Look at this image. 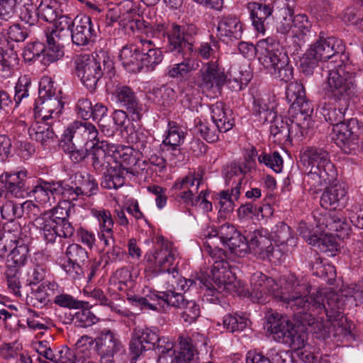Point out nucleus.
Returning a JSON list of instances; mask_svg holds the SVG:
<instances>
[{"instance_id": "obj_50", "label": "nucleus", "mask_w": 363, "mask_h": 363, "mask_svg": "<svg viewBox=\"0 0 363 363\" xmlns=\"http://www.w3.org/2000/svg\"><path fill=\"white\" fill-rule=\"evenodd\" d=\"M55 4L50 0H43L36 9L38 16L47 22L55 21L58 16Z\"/></svg>"}, {"instance_id": "obj_49", "label": "nucleus", "mask_w": 363, "mask_h": 363, "mask_svg": "<svg viewBox=\"0 0 363 363\" xmlns=\"http://www.w3.org/2000/svg\"><path fill=\"white\" fill-rule=\"evenodd\" d=\"M225 245L229 247L231 252L240 257L246 255L250 249L247 238L242 236L239 231L231 238Z\"/></svg>"}, {"instance_id": "obj_22", "label": "nucleus", "mask_w": 363, "mask_h": 363, "mask_svg": "<svg viewBox=\"0 0 363 363\" xmlns=\"http://www.w3.org/2000/svg\"><path fill=\"white\" fill-rule=\"evenodd\" d=\"M60 190V186L56 182H48L40 179L31 191L26 192L29 199L19 204H26L28 202L55 203L57 201V196Z\"/></svg>"}, {"instance_id": "obj_15", "label": "nucleus", "mask_w": 363, "mask_h": 363, "mask_svg": "<svg viewBox=\"0 0 363 363\" xmlns=\"http://www.w3.org/2000/svg\"><path fill=\"white\" fill-rule=\"evenodd\" d=\"M260 61L270 74L280 81L288 82L293 78V68L287 55L277 47L267 48V54L260 57Z\"/></svg>"}, {"instance_id": "obj_35", "label": "nucleus", "mask_w": 363, "mask_h": 363, "mask_svg": "<svg viewBox=\"0 0 363 363\" xmlns=\"http://www.w3.org/2000/svg\"><path fill=\"white\" fill-rule=\"evenodd\" d=\"M122 65L129 72L137 73L141 71V57L135 45H127L122 48L119 54Z\"/></svg>"}, {"instance_id": "obj_48", "label": "nucleus", "mask_w": 363, "mask_h": 363, "mask_svg": "<svg viewBox=\"0 0 363 363\" xmlns=\"http://www.w3.org/2000/svg\"><path fill=\"white\" fill-rule=\"evenodd\" d=\"M91 116L94 121L98 122L99 127L102 132L106 135H113L114 129L106 124L107 108L102 104H96L92 107Z\"/></svg>"}, {"instance_id": "obj_19", "label": "nucleus", "mask_w": 363, "mask_h": 363, "mask_svg": "<svg viewBox=\"0 0 363 363\" xmlns=\"http://www.w3.org/2000/svg\"><path fill=\"white\" fill-rule=\"evenodd\" d=\"M95 341L101 363H114V356L124 350L118 335L108 328L103 329Z\"/></svg>"}, {"instance_id": "obj_61", "label": "nucleus", "mask_w": 363, "mask_h": 363, "mask_svg": "<svg viewBox=\"0 0 363 363\" xmlns=\"http://www.w3.org/2000/svg\"><path fill=\"white\" fill-rule=\"evenodd\" d=\"M184 139V133L176 125L169 126L165 139L163 140L164 145H169L171 147L179 146Z\"/></svg>"}, {"instance_id": "obj_9", "label": "nucleus", "mask_w": 363, "mask_h": 363, "mask_svg": "<svg viewBox=\"0 0 363 363\" xmlns=\"http://www.w3.org/2000/svg\"><path fill=\"white\" fill-rule=\"evenodd\" d=\"M75 72L82 83L90 91H94L104 72L111 71L113 63L108 55L102 50L91 57L86 55H77L74 60Z\"/></svg>"}, {"instance_id": "obj_43", "label": "nucleus", "mask_w": 363, "mask_h": 363, "mask_svg": "<svg viewBox=\"0 0 363 363\" xmlns=\"http://www.w3.org/2000/svg\"><path fill=\"white\" fill-rule=\"evenodd\" d=\"M336 103L337 104L334 107L324 108L322 112L325 121L333 127L344 122L345 111L349 106V103H346L345 106L342 101Z\"/></svg>"}, {"instance_id": "obj_51", "label": "nucleus", "mask_w": 363, "mask_h": 363, "mask_svg": "<svg viewBox=\"0 0 363 363\" xmlns=\"http://www.w3.org/2000/svg\"><path fill=\"white\" fill-rule=\"evenodd\" d=\"M25 313L28 316L27 324L30 328L34 330L48 329L50 321L48 318L40 315L30 308H26Z\"/></svg>"}, {"instance_id": "obj_24", "label": "nucleus", "mask_w": 363, "mask_h": 363, "mask_svg": "<svg viewBox=\"0 0 363 363\" xmlns=\"http://www.w3.org/2000/svg\"><path fill=\"white\" fill-rule=\"evenodd\" d=\"M201 183V178L196 177L189 173L182 178L175 181L170 191L172 196L178 203H189L194 201L193 191H197Z\"/></svg>"}, {"instance_id": "obj_32", "label": "nucleus", "mask_w": 363, "mask_h": 363, "mask_svg": "<svg viewBox=\"0 0 363 363\" xmlns=\"http://www.w3.org/2000/svg\"><path fill=\"white\" fill-rule=\"evenodd\" d=\"M249 251H252L259 258L267 255L266 250L271 247L272 240L267 229H259L249 233L247 235Z\"/></svg>"}, {"instance_id": "obj_37", "label": "nucleus", "mask_w": 363, "mask_h": 363, "mask_svg": "<svg viewBox=\"0 0 363 363\" xmlns=\"http://www.w3.org/2000/svg\"><path fill=\"white\" fill-rule=\"evenodd\" d=\"M110 285L114 291L125 294L127 299L128 296H133L130 293V289L133 285L132 274L127 268L117 269L110 279Z\"/></svg>"}, {"instance_id": "obj_2", "label": "nucleus", "mask_w": 363, "mask_h": 363, "mask_svg": "<svg viewBox=\"0 0 363 363\" xmlns=\"http://www.w3.org/2000/svg\"><path fill=\"white\" fill-rule=\"evenodd\" d=\"M178 256L177 250L168 241H162L159 249L148 251L144 257L145 265V272L147 276L157 277V282L165 289L164 291H149L144 297L130 296L128 301L135 306H139L142 310L147 309L161 312L164 310L167 303L165 297L170 294H180L175 291V282L178 278L179 272L175 267L170 268Z\"/></svg>"}, {"instance_id": "obj_10", "label": "nucleus", "mask_w": 363, "mask_h": 363, "mask_svg": "<svg viewBox=\"0 0 363 363\" xmlns=\"http://www.w3.org/2000/svg\"><path fill=\"white\" fill-rule=\"evenodd\" d=\"M266 328L275 341L288 345L294 350L301 349L306 345V334L298 333L293 323L281 314L272 313L269 315Z\"/></svg>"}, {"instance_id": "obj_3", "label": "nucleus", "mask_w": 363, "mask_h": 363, "mask_svg": "<svg viewBox=\"0 0 363 363\" xmlns=\"http://www.w3.org/2000/svg\"><path fill=\"white\" fill-rule=\"evenodd\" d=\"M311 285L303 280H298L294 274L281 277L279 283L260 272L254 273L250 278V291H247L252 301L264 303L269 297L286 302L294 311L296 319L301 322V316L306 313L308 306L307 294H310Z\"/></svg>"}, {"instance_id": "obj_54", "label": "nucleus", "mask_w": 363, "mask_h": 363, "mask_svg": "<svg viewBox=\"0 0 363 363\" xmlns=\"http://www.w3.org/2000/svg\"><path fill=\"white\" fill-rule=\"evenodd\" d=\"M152 101L159 106H168L173 100V89L166 86L153 89L152 92Z\"/></svg>"}, {"instance_id": "obj_4", "label": "nucleus", "mask_w": 363, "mask_h": 363, "mask_svg": "<svg viewBox=\"0 0 363 363\" xmlns=\"http://www.w3.org/2000/svg\"><path fill=\"white\" fill-rule=\"evenodd\" d=\"M203 247L213 261L211 272L213 284L211 286L208 284V280L204 277L186 279L179 274L175 282V291L177 290L186 291L191 286L195 285L199 287H205L209 291H216L218 293H235L240 296H245L247 292L244 291L240 282L230 270L229 264L225 259V255L223 250L218 247L213 248L208 242Z\"/></svg>"}, {"instance_id": "obj_13", "label": "nucleus", "mask_w": 363, "mask_h": 363, "mask_svg": "<svg viewBox=\"0 0 363 363\" xmlns=\"http://www.w3.org/2000/svg\"><path fill=\"white\" fill-rule=\"evenodd\" d=\"M344 64L334 65L329 71L328 77L324 87L325 94L335 101H342L345 106L349 103L350 96L353 93L354 84L351 79L342 75Z\"/></svg>"}, {"instance_id": "obj_60", "label": "nucleus", "mask_w": 363, "mask_h": 363, "mask_svg": "<svg viewBox=\"0 0 363 363\" xmlns=\"http://www.w3.org/2000/svg\"><path fill=\"white\" fill-rule=\"evenodd\" d=\"M0 357L11 362V363H28V359L21 355L20 362H18V352L14 348L13 344L11 343H4L0 346Z\"/></svg>"}, {"instance_id": "obj_62", "label": "nucleus", "mask_w": 363, "mask_h": 363, "mask_svg": "<svg viewBox=\"0 0 363 363\" xmlns=\"http://www.w3.org/2000/svg\"><path fill=\"white\" fill-rule=\"evenodd\" d=\"M46 286L41 284L31 292L30 301L33 306L42 308L50 303L49 294L47 293Z\"/></svg>"}, {"instance_id": "obj_57", "label": "nucleus", "mask_w": 363, "mask_h": 363, "mask_svg": "<svg viewBox=\"0 0 363 363\" xmlns=\"http://www.w3.org/2000/svg\"><path fill=\"white\" fill-rule=\"evenodd\" d=\"M73 320L77 327L87 328L95 324L98 318L89 310L82 309L74 314Z\"/></svg>"}, {"instance_id": "obj_8", "label": "nucleus", "mask_w": 363, "mask_h": 363, "mask_svg": "<svg viewBox=\"0 0 363 363\" xmlns=\"http://www.w3.org/2000/svg\"><path fill=\"white\" fill-rule=\"evenodd\" d=\"M331 60L329 63L344 64L348 57L345 53L342 40L334 37L320 38L303 54L301 59V68L306 75H311L319 61Z\"/></svg>"}, {"instance_id": "obj_20", "label": "nucleus", "mask_w": 363, "mask_h": 363, "mask_svg": "<svg viewBox=\"0 0 363 363\" xmlns=\"http://www.w3.org/2000/svg\"><path fill=\"white\" fill-rule=\"evenodd\" d=\"M286 98L291 104V108L300 113V117L306 121L313 111V106L306 96L305 89L302 84L294 82L290 83L286 90Z\"/></svg>"}, {"instance_id": "obj_25", "label": "nucleus", "mask_w": 363, "mask_h": 363, "mask_svg": "<svg viewBox=\"0 0 363 363\" xmlns=\"http://www.w3.org/2000/svg\"><path fill=\"white\" fill-rule=\"evenodd\" d=\"M96 35V31L89 16L82 15L75 17V23L70 32L73 43L77 45H87Z\"/></svg>"}, {"instance_id": "obj_1", "label": "nucleus", "mask_w": 363, "mask_h": 363, "mask_svg": "<svg viewBox=\"0 0 363 363\" xmlns=\"http://www.w3.org/2000/svg\"><path fill=\"white\" fill-rule=\"evenodd\" d=\"M363 300V291L357 284L345 287L340 293L323 292L313 289L307 294L306 313L301 316V323L308 326L317 338H325L330 326L343 325V309L346 305L357 306Z\"/></svg>"}, {"instance_id": "obj_5", "label": "nucleus", "mask_w": 363, "mask_h": 363, "mask_svg": "<svg viewBox=\"0 0 363 363\" xmlns=\"http://www.w3.org/2000/svg\"><path fill=\"white\" fill-rule=\"evenodd\" d=\"M313 216L319 237L316 245H321V250L330 252V256L335 255L340 249L337 238L345 239L350 232L345 213L341 208L319 206L313 211Z\"/></svg>"}, {"instance_id": "obj_11", "label": "nucleus", "mask_w": 363, "mask_h": 363, "mask_svg": "<svg viewBox=\"0 0 363 363\" xmlns=\"http://www.w3.org/2000/svg\"><path fill=\"white\" fill-rule=\"evenodd\" d=\"M171 346L169 337H160L157 328H135L130 342V351L133 354L131 362L135 363L146 350L154 348L158 354L169 350Z\"/></svg>"}, {"instance_id": "obj_34", "label": "nucleus", "mask_w": 363, "mask_h": 363, "mask_svg": "<svg viewBox=\"0 0 363 363\" xmlns=\"http://www.w3.org/2000/svg\"><path fill=\"white\" fill-rule=\"evenodd\" d=\"M252 24L259 33L264 34L267 23L266 21L272 14L273 6L271 4L252 3L250 6Z\"/></svg>"}, {"instance_id": "obj_17", "label": "nucleus", "mask_w": 363, "mask_h": 363, "mask_svg": "<svg viewBox=\"0 0 363 363\" xmlns=\"http://www.w3.org/2000/svg\"><path fill=\"white\" fill-rule=\"evenodd\" d=\"M110 150L113 153V166L123 169L128 177L138 176L145 170L146 160L140 161L138 152L133 148L111 145Z\"/></svg>"}, {"instance_id": "obj_64", "label": "nucleus", "mask_w": 363, "mask_h": 363, "mask_svg": "<svg viewBox=\"0 0 363 363\" xmlns=\"http://www.w3.org/2000/svg\"><path fill=\"white\" fill-rule=\"evenodd\" d=\"M254 109L260 123L272 121L276 118V113L268 108L266 104L262 106V101L257 100L255 101Z\"/></svg>"}, {"instance_id": "obj_26", "label": "nucleus", "mask_w": 363, "mask_h": 363, "mask_svg": "<svg viewBox=\"0 0 363 363\" xmlns=\"http://www.w3.org/2000/svg\"><path fill=\"white\" fill-rule=\"evenodd\" d=\"M115 94L119 106L126 109L133 121H140L142 117V107L132 89L128 86H118Z\"/></svg>"}, {"instance_id": "obj_45", "label": "nucleus", "mask_w": 363, "mask_h": 363, "mask_svg": "<svg viewBox=\"0 0 363 363\" xmlns=\"http://www.w3.org/2000/svg\"><path fill=\"white\" fill-rule=\"evenodd\" d=\"M76 189L81 194L90 196L97 189V183L89 174L77 172L74 174Z\"/></svg>"}, {"instance_id": "obj_63", "label": "nucleus", "mask_w": 363, "mask_h": 363, "mask_svg": "<svg viewBox=\"0 0 363 363\" xmlns=\"http://www.w3.org/2000/svg\"><path fill=\"white\" fill-rule=\"evenodd\" d=\"M162 59V52L159 48L152 49L147 56L141 57L142 69L145 67L148 70H153Z\"/></svg>"}, {"instance_id": "obj_59", "label": "nucleus", "mask_w": 363, "mask_h": 363, "mask_svg": "<svg viewBox=\"0 0 363 363\" xmlns=\"http://www.w3.org/2000/svg\"><path fill=\"white\" fill-rule=\"evenodd\" d=\"M293 247L290 246H287L286 245H281V243L277 245V247L274 248L271 244V247H269L266 252H267V255H262L260 259H268L270 261L280 262L282 260L285 255L292 250Z\"/></svg>"}, {"instance_id": "obj_58", "label": "nucleus", "mask_w": 363, "mask_h": 363, "mask_svg": "<svg viewBox=\"0 0 363 363\" xmlns=\"http://www.w3.org/2000/svg\"><path fill=\"white\" fill-rule=\"evenodd\" d=\"M53 302L60 307L70 309H79L84 306V302L77 301L67 294H57L53 299Z\"/></svg>"}, {"instance_id": "obj_40", "label": "nucleus", "mask_w": 363, "mask_h": 363, "mask_svg": "<svg viewBox=\"0 0 363 363\" xmlns=\"http://www.w3.org/2000/svg\"><path fill=\"white\" fill-rule=\"evenodd\" d=\"M269 235L272 241L281 243V245H286L294 247L296 245V239L293 238L291 228L284 223L275 225Z\"/></svg>"}, {"instance_id": "obj_30", "label": "nucleus", "mask_w": 363, "mask_h": 363, "mask_svg": "<svg viewBox=\"0 0 363 363\" xmlns=\"http://www.w3.org/2000/svg\"><path fill=\"white\" fill-rule=\"evenodd\" d=\"M212 123L216 125L218 131L225 133L233 128L234 118L232 111L226 108L221 101H218L211 106Z\"/></svg>"}, {"instance_id": "obj_27", "label": "nucleus", "mask_w": 363, "mask_h": 363, "mask_svg": "<svg viewBox=\"0 0 363 363\" xmlns=\"http://www.w3.org/2000/svg\"><path fill=\"white\" fill-rule=\"evenodd\" d=\"M65 256L67 261L62 264V269L72 278H77L82 273L81 264L88 257L86 251L78 244H72L67 247Z\"/></svg>"}, {"instance_id": "obj_41", "label": "nucleus", "mask_w": 363, "mask_h": 363, "mask_svg": "<svg viewBox=\"0 0 363 363\" xmlns=\"http://www.w3.org/2000/svg\"><path fill=\"white\" fill-rule=\"evenodd\" d=\"M125 175L124 170L121 168L111 167L104 172V177L101 181V186L108 189H118L125 184Z\"/></svg>"}, {"instance_id": "obj_36", "label": "nucleus", "mask_w": 363, "mask_h": 363, "mask_svg": "<svg viewBox=\"0 0 363 363\" xmlns=\"http://www.w3.org/2000/svg\"><path fill=\"white\" fill-rule=\"evenodd\" d=\"M28 132L31 139L39 142L43 146L50 145L55 137L52 126L45 122L33 123Z\"/></svg>"}, {"instance_id": "obj_29", "label": "nucleus", "mask_w": 363, "mask_h": 363, "mask_svg": "<svg viewBox=\"0 0 363 363\" xmlns=\"http://www.w3.org/2000/svg\"><path fill=\"white\" fill-rule=\"evenodd\" d=\"M111 145L105 143L104 141L97 140L93 144L92 150L89 155L91 157L92 166L95 170L101 172L108 169L114 163L113 153L110 150Z\"/></svg>"}, {"instance_id": "obj_42", "label": "nucleus", "mask_w": 363, "mask_h": 363, "mask_svg": "<svg viewBox=\"0 0 363 363\" xmlns=\"http://www.w3.org/2000/svg\"><path fill=\"white\" fill-rule=\"evenodd\" d=\"M327 190L322 194L320 204H335L347 201V190L345 186L333 183Z\"/></svg>"}, {"instance_id": "obj_56", "label": "nucleus", "mask_w": 363, "mask_h": 363, "mask_svg": "<svg viewBox=\"0 0 363 363\" xmlns=\"http://www.w3.org/2000/svg\"><path fill=\"white\" fill-rule=\"evenodd\" d=\"M84 293L88 297L92 298L93 299L99 301L101 305L108 306L112 311H115L117 313H119L124 316L127 315L123 311L116 308L114 303L106 296V295L104 294V291L101 289H94L91 290H84Z\"/></svg>"}, {"instance_id": "obj_44", "label": "nucleus", "mask_w": 363, "mask_h": 363, "mask_svg": "<svg viewBox=\"0 0 363 363\" xmlns=\"http://www.w3.org/2000/svg\"><path fill=\"white\" fill-rule=\"evenodd\" d=\"M294 3L291 5L287 3L281 8L277 16V31L282 33H287L294 25Z\"/></svg>"}, {"instance_id": "obj_23", "label": "nucleus", "mask_w": 363, "mask_h": 363, "mask_svg": "<svg viewBox=\"0 0 363 363\" xmlns=\"http://www.w3.org/2000/svg\"><path fill=\"white\" fill-rule=\"evenodd\" d=\"M97 136L98 130L92 123L76 121L64 131L62 142L68 143L74 140L75 143H80L85 140L97 142Z\"/></svg>"}, {"instance_id": "obj_52", "label": "nucleus", "mask_w": 363, "mask_h": 363, "mask_svg": "<svg viewBox=\"0 0 363 363\" xmlns=\"http://www.w3.org/2000/svg\"><path fill=\"white\" fill-rule=\"evenodd\" d=\"M195 131L197 134L208 143H215L218 140V128L216 125L210 123L199 122L195 127Z\"/></svg>"}, {"instance_id": "obj_21", "label": "nucleus", "mask_w": 363, "mask_h": 363, "mask_svg": "<svg viewBox=\"0 0 363 363\" xmlns=\"http://www.w3.org/2000/svg\"><path fill=\"white\" fill-rule=\"evenodd\" d=\"M26 177V172L18 171L16 173L5 172L0 176V181L5 183L6 191H0V203H3L2 198L7 199L13 204H17L16 201L11 200L13 197L21 199L24 197L25 183L24 179Z\"/></svg>"}, {"instance_id": "obj_12", "label": "nucleus", "mask_w": 363, "mask_h": 363, "mask_svg": "<svg viewBox=\"0 0 363 363\" xmlns=\"http://www.w3.org/2000/svg\"><path fill=\"white\" fill-rule=\"evenodd\" d=\"M56 91L54 82L46 77L41 79L39 86V101L36 109L41 113L42 118L47 121L50 118H57L63 108V103Z\"/></svg>"}, {"instance_id": "obj_53", "label": "nucleus", "mask_w": 363, "mask_h": 363, "mask_svg": "<svg viewBox=\"0 0 363 363\" xmlns=\"http://www.w3.org/2000/svg\"><path fill=\"white\" fill-rule=\"evenodd\" d=\"M223 328L228 332L243 330L247 325V320L242 316L226 315L223 319Z\"/></svg>"}, {"instance_id": "obj_55", "label": "nucleus", "mask_w": 363, "mask_h": 363, "mask_svg": "<svg viewBox=\"0 0 363 363\" xmlns=\"http://www.w3.org/2000/svg\"><path fill=\"white\" fill-rule=\"evenodd\" d=\"M258 161L277 173L280 172L283 167V160L277 152H274L272 155L263 152L258 157Z\"/></svg>"}, {"instance_id": "obj_31", "label": "nucleus", "mask_w": 363, "mask_h": 363, "mask_svg": "<svg viewBox=\"0 0 363 363\" xmlns=\"http://www.w3.org/2000/svg\"><path fill=\"white\" fill-rule=\"evenodd\" d=\"M92 215L99 223V238L103 242L104 247L110 246L114 243L113 228V220L111 213L105 210L97 211L92 209Z\"/></svg>"}, {"instance_id": "obj_7", "label": "nucleus", "mask_w": 363, "mask_h": 363, "mask_svg": "<svg viewBox=\"0 0 363 363\" xmlns=\"http://www.w3.org/2000/svg\"><path fill=\"white\" fill-rule=\"evenodd\" d=\"M304 162L311 167L303 181L311 194H317L328 184L335 183L337 171L331 162L329 152L323 148L307 147L303 152Z\"/></svg>"}, {"instance_id": "obj_33", "label": "nucleus", "mask_w": 363, "mask_h": 363, "mask_svg": "<svg viewBox=\"0 0 363 363\" xmlns=\"http://www.w3.org/2000/svg\"><path fill=\"white\" fill-rule=\"evenodd\" d=\"M171 347L166 352L172 357L177 363H189L194 355L195 345L189 337H179V349L177 350L173 342L171 341Z\"/></svg>"}, {"instance_id": "obj_14", "label": "nucleus", "mask_w": 363, "mask_h": 363, "mask_svg": "<svg viewBox=\"0 0 363 363\" xmlns=\"http://www.w3.org/2000/svg\"><path fill=\"white\" fill-rule=\"evenodd\" d=\"M9 232L0 233V257L6 258L9 269H17L26 264L29 257V249L22 240H13Z\"/></svg>"}, {"instance_id": "obj_39", "label": "nucleus", "mask_w": 363, "mask_h": 363, "mask_svg": "<svg viewBox=\"0 0 363 363\" xmlns=\"http://www.w3.org/2000/svg\"><path fill=\"white\" fill-rule=\"evenodd\" d=\"M46 45L43 51V62L49 65L60 60L65 55L64 46L52 34L45 33Z\"/></svg>"}, {"instance_id": "obj_46", "label": "nucleus", "mask_w": 363, "mask_h": 363, "mask_svg": "<svg viewBox=\"0 0 363 363\" xmlns=\"http://www.w3.org/2000/svg\"><path fill=\"white\" fill-rule=\"evenodd\" d=\"M271 207L272 206H240L238 213L240 217L247 216L259 220L272 214L273 210Z\"/></svg>"}, {"instance_id": "obj_47", "label": "nucleus", "mask_w": 363, "mask_h": 363, "mask_svg": "<svg viewBox=\"0 0 363 363\" xmlns=\"http://www.w3.org/2000/svg\"><path fill=\"white\" fill-rule=\"evenodd\" d=\"M279 43L274 39L267 38L264 40L258 41L257 45L255 47L252 44H249L245 42H240L238 45V49L241 53L245 56L252 55L255 52H260L261 50H264L267 54V48L273 47H278Z\"/></svg>"}, {"instance_id": "obj_16", "label": "nucleus", "mask_w": 363, "mask_h": 363, "mask_svg": "<svg viewBox=\"0 0 363 363\" xmlns=\"http://www.w3.org/2000/svg\"><path fill=\"white\" fill-rule=\"evenodd\" d=\"M333 139L345 152L359 151L362 148V142L359 137V127L358 121L350 118L341 124L333 127Z\"/></svg>"}, {"instance_id": "obj_18", "label": "nucleus", "mask_w": 363, "mask_h": 363, "mask_svg": "<svg viewBox=\"0 0 363 363\" xmlns=\"http://www.w3.org/2000/svg\"><path fill=\"white\" fill-rule=\"evenodd\" d=\"M226 81V74L216 62L203 64L197 73L196 85L203 94L215 91L220 92Z\"/></svg>"}, {"instance_id": "obj_38", "label": "nucleus", "mask_w": 363, "mask_h": 363, "mask_svg": "<svg viewBox=\"0 0 363 363\" xmlns=\"http://www.w3.org/2000/svg\"><path fill=\"white\" fill-rule=\"evenodd\" d=\"M217 30L220 36L240 40L242 37V25L233 16L223 18L218 23Z\"/></svg>"}, {"instance_id": "obj_28", "label": "nucleus", "mask_w": 363, "mask_h": 363, "mask_svg": "<svg viewBox=\"0 0 363 363\" xmlns=\"http://www.w3.org/2000/svg\"><path fill=\"white\" fill-rule=\"evenodd\" d=\"M167 301L165 306H172L180 308L182 311V318L188 323L194 322L200 315V308L199 305L193 300H187L182 294H170L169 296H164Z\"/></svg>"}, {"instance_id": "obj_6", "label": "nucleus", "mask_w": 363, "mask_h": 363, "mask_svg": "<svg viewBox=\"0 0 363 363\" xmlns=\"http://www.w3.org/2000/svg\"><path fill=\"white\" fill-rule=\"evenodd\" d=\"M199 35V28L194 23L178 25L172 23L167 32L168 49L170 52L182 54L184 60L174 65L168 71V75L172 78L183 77L194 69L191 58L194 50V43Z\"/></svg>"}]
</instances>
